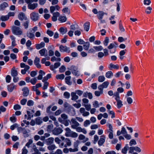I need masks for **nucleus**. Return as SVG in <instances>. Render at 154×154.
Returning a JSON list of instances; mask_svg holds the SVG:
<instances>
[{"label":"nucleus","mask_w":154,"mask_h":154,"mask_svg":"<svg viewBox=\"0 0 154 154\" xmlns=\"http://www.w3.org/2000/svg\"><path fill=\"white\" fill-rule=\"evenodd\" d=\"M68 69L71 71L72 73L75 76H78L80 75L78 68L75 66H71L69 68H68Z\"/></svg>","instance_id":"1"},{"label":"nucleus","mask_w":154,"mask_h":154,"mask_svg":"<svg viewBox=\"0 0 154 154\" xmlns=\"http://www.w3.org/2000/svg\"><path fill=\"white\" fill-rule=\"evenodd\" d=\"M71 145V140L68 138H66L65 140L61 142L60 144V146L61 148L63 147H66L67 146H70Z\"/></svg>","instance_id":"2"},{"label":"nucleus","mask_w":154,"mask_h":154,"mask_svg":"<svg viewBox=\"0 0 154 154\" xmlns=\"http://www.w3.org/2000/svg\"><path fill=\"white\" fill-rule=\"evenodd\" d=\"M25 2L28 4V8L29 9L32 10H34L37 7V4H32V0H25Z\"/></svg>","instance_id":"3"},{"label":"nucleus","mask_w":154,"mask_h":154,"mask_svg":"<svg viewBox=\"0 0 154 154\" xmlns=\"http://www.w3.org/2000/svg\"><path fill=\"white\" fill-rule=\"evenodd\" d=\"M13 33L16 35H20L22 34V31L19 27L14 26L12 28Z\"/></svg>","instance_id":"4"},{"label":"nucleus","mask_w":154,"mask_h":154,"mask_svg":"<svg viewBox=\"0 0 154 154\" xmlns=\"http://www.w3.org/2000/svg\"><path fill=\"white\" fill-rule=\"evenodd\" d=\"M60 51L61 52H66L68 53L70 52V48L66 46L60 45L59 47Z\"/></svg>","instance_id":"5"},{"label":"nucleus","mask_w":154,"mask_h":154,"mask_svg":"<svg viewBox=\"0 0 154 154\" xmlns=\"http://www.w3.org/2000/svg\"><path fill=\"white\" fill-rule=\"evenodd\" d=\"M30 17L33 21H37L39 18L38 14L35 12H33L30 14Z\"/></svg>","instance_id":"6"},{"label":"nucleus","mask_w":154,"mask_h":154,"mask_svg":"<svg viewBox=\"0 0 154 154\" xmlns=\"http://www.w3.org/2000/svg\"><path fill=\"white\" fill-rule=\"evenodd\" d=\"M63 131V130L61 128H55L52 130V132L53 134L55 135H58L61 133Z\"/></svg>","instance_id":"7"},{"label":"nucleus","mask_w":154,"mask_h":154,"mask_svg":"<svg viewBox=\"0 0 154 154\" xmlns=\"http://www.w3.org/2000/svg\"><path fill=\"white\" fill-rule=\"evenodd\" d=\"M71 121L72 123L71 127L73 129H75L77 127L80 125V124L76 121V119L75 118H72Z\"/></svg>","instance_id":"8"},{"label":"nucleus","mask_w":154,"mask_h":154,"mask_svg":"<svg viewBox=\"0 0 154 154\" xmlns=\"http://www.w3.org/2000/svg\"><path fill=\"white\" fill-rule=\"evenodd\" d=\"M39 53L41 56L46 57L48 55V51L46 48H43L39 51Z\"/></svg>","instance_id":"9"},{"label":"nucleus","mask_w":154,"mask_h":154,"mask_svg":"<svg viewBox=\"0 0 154 154\" xmlns=\"http://www.w3.org/2000/svg\"><path fill=\"white\" fill-rule=\"evenodd\" d=\"M106 138V136L104 135H103L100 137V140L98 141V144L100 146H101L104 143Z\"/></svg>","instance_id":"10"},{"label":"nucleus","mask_w":154,"mask_h":154,"mask_svg":"<svg viewBox=\"0 0 154 154\" xmlns=\"http://www.w3.org/2000/svg\"><path fill=\"white\" fill-rule=\"evenodd\" d=\"M109 84V82L108 81H105L103 82L102 84L98 86V87L103 90V89L107 88Z\"/></svg>","instance_id":"11"},{"label":"nucleus","mask_w":154,"mask_h":154,"mask_svg":"<svg viewBox=\"0 0 154 154\" xmlns=\"http://www.w3.org/2000/svg\"><path fill=\"white\" fill-rule=\"evenodd\" d=\"M40 61V58L37 57H36L34 61L35 65L37 68L39 69L41 68V65L39 64Z\"/></svg>","instance_id":"12"},{"label":"nucleus","mask_w":154,"mask_h":154,"mask_svg":"<svg viewBox=\"0 0 154 154\" xmlns=\"http://www.w3.org/2000/svg\"><path fill=\"white\" fill-rule=\"evenodd\" d=\"M104 14V13L103 11H98V14H97V17L99 20H101V23H103L102 22V21H103L104 22L105 21L104 20H101L103 18V16Z\"/></svg>","instance_id":"13"},{"label":"nucleus","mask_w":154,"mask_h":154,"mask_svg":"<svg viewBox=\"0 0 154 154\" xmlns=\"http://www.w3.org/2000/svg\"><path fill=\"white\" fill-rule=\"evenodd\" d=\"M75 129H76V131L79 132H82L85 134H86L87 133V131L85 128H82L81 127H80L78 126Z\"/></svg>","instance_id":"14"},{"label":"nucleus","mask_w":154,"mask_h":154,"mask_svg":"<svg viewBox=\"0 0 154 154\" xmlns=\"http://www.w3.org/2000/svg\"><path fill=\"white\" fill-rule=\"evenodd\" d=\"M53 16L52 17V20L53 21H56L57 20V18L60 16V13L58 12L52 13Z\"/></svg>","instance_id":"15"},{"label":"nucleus","mask_w":154,"mask_h":154,"mask_svg":"<svg viewBox=\"0 0 154 154\" xmlns=\"http://www.w3.org/2000/svg\"><path fill=\"white\" fill-rule=\"evenodd\" d=\"M78 138L80 140H83L82 141L83 143H85L89 140L88 138L86 137L84 135L82 134H80L79 135Z\"/></svg>","instance_id":"16"},{"label":"nucleus","mask_w":154,"mask_h":154,"mask_svg":"<svg viewBox=\"0 0 154 154\" xmlns=\"http://www.w3.org/2000/svg\"><path fill=\"white\" fill-rule=\"evenodd\" d=\"M115 46L114 43H111L108 46V48L109 49H110V52L111 53H114L116 51V48L114 49L113 50H111Z\"/></svg>","instance_id":"17"},{"label":"nucleus","mask_w":154,"mask_h":154,"mask_svg":"<svg viewBox=\"0 0 154 154\" xmlns=\"http://www.w3.org/2000/svg\"><path fill=\"white\" fill-rule=\"evenodd\" d=\"M16 86L14 85V84L12 83L11 84L8 85V91L10 92H12L14 89L16 88Z\"/></svg>","instance_id":"18"},{"label":"nucleus","mask_w":154,"mask_h":154,"mask_svg":"<svg viewBox=\"0 0 154 154\" xmlns=\"http://www.w3.org/2000/svg\"><path fill=\"white\" fill-rule=\"evenodd\" d=\"M23 95L24 97L27 96L29 94V90L27 87H24L22 89Z\"/></svg>","instance_id":"19"},{"label":"nucleus","mask_w":154,"mask_h":154,"mask_svg":"<svg viewBox=\"0 0 154 154\" xmlns=\"http://www.w3.org/2000/svg\"><path fill=\"white\" fill-rule=\"evenodd\" d=\"M18 18L19 20H26V17L25 14L22 12L20 13L18 15Z\"/></svg>","instance_id":"20"},{"label":"nucleus","mask_w":154,"mask_h":154,"mask_svg":"<svg viewBox=\"0 0 154 154\" xmlns=\"http://www.w3.org/2000/svg\"><path fill=\"white\" fill-rule=\"evenodd\" d=\"M65 130L66 131L65 133V136L67 137H69L71 133H72V131L71 129L69 128H66L65 129Z\"/></svg>","instance_id":"21"},{"label":"nucleus","mask_w":154,"mask_h":154,"mask_svg":"<svg viewBox=\"0 0 154 154\" xmlns=\"http://www.w3.org/2000/svg\"><path fill=\"white\" fill-rule=\"evenodd\" d=\"M98 88L100 91H96L94 92V94L97 97H99L103 93V90H102L101 89H100V88L98 87Z\"/></svg>","instance_id":"22"},{"label":"nucleus","mask_w":154,"mask_h":154,"mask_svg":"<svg viewBox=\"0 0 154 154\" xmlns=\"http://www.w3.org/2000/svg\"><path fill=\"white\" fill-rule=\"evenodd\" d=\"M58 120L60 122L66 126H68L69 125V122H70L69 120L68 119L63 121L61 119H58Z\"/></svg>","instance_id":"23"},{"label":"nucleus","mask_w":154,"mask_h":154,"mask_svg":"<svg viewBox=\"0 0 154 154\" xmlns=\"http://www.w3.org/2000/svg\"><path fill=\"white\" fill-rule=\"evenodd\" d=\"M71 77L70 76L66 77L65 79L66 83L69 85H72V82L70 81Z\"/></svg>","instance_id":"24"},{"label":"nucleus","mask_w":154,"mask_h":154,"mask_svg":"<svg viewBox=\"0 0 154 154\" xmlns=\"http://www.w3.org/2000/svg\"><path fill=\"white\" fill-rule=\"evenodd\" d=\"M20 67L22 68H24V69L26 70V71L29 69L30 67L28 65L25 64L24 63H21L20 64Z\"/></svg>","instance_id":"25"},{"label":"nucleus","mask_w":154,"mask_h":154,"mask_svg":"<svg viewBox=\"0 0 154 154\" xmlns=\"http://www.w3.org/2000/svg\"><path fill=\"white\" fill-rule=\"evenodd\" d=\"M71 100H76L79 98V97L76 94V93L74 92H72L71 93Z\"/></svg>","instance_id":"26"},{"label":"nucleus","mask_w":154,"mask_h":154,"mask_svg":"<svg viewBox=\"0 0 154 154\" xmlns=\"http://www.w3.org/2000/svg\"><path fill=\"white\" fill-rule=\"evenodd\" d=\"M31 32H28L27 33V36L31 39H33L35 37V35L34 32L32 33Z\"/></svg>","instance_id":"27"},{"label":"nucleus","mask_w":154,"mask_h":154,"mask_svg":"<svg viewBox=\"0 0 154 154\" xmlns=\"http://www.w3.org/2000/svg\"><path fill=\"white\" fill-rule=\"evenodd\" d=\"M45 44L43 42H42L39 44L36 45L35 47L37 49H39L45 46Z\"/></svg>","instance_id":"28"},{"label":"nucleus","mask_w":154,"mask_h":154,"mask_svg":"<svg viewBox=\"0 0 154 154\" xmlns=\"http://www.w3.org/2000/svg\"><path fill=\"white\" fill-rule=\"evenodd\" d=\"M113 75V72L111 71H108L106 72L105 74V76L107 78H111Z\"/></svg>","instance_id":"29"},{"label":"nucleus","mask_w":154,"mask_h":154,"mask_svg":"<svg viewBox=\"0 0 154 154\" xmlns=\"http://www.w3.org/2000/svg\"><path fill=\"white\" fill-rule=\"evenodd\" d=\"M59 31L62 34L66 33L67 32V29L66 27H61L59 29Z\"/></svg>","instance_id":"30"},{"label":"nucleus","mask_w":154,"mask_h":154,"mask_svg":"<svg viewBox=\"0 0 154 154\" xmlns=\"http://www.w3.org/2000/svg\"><path fill=\"white\" fill-rule=\"evenodd\" d=\"M90 45V43L88 42H85L83 45L84 49L86 51L88 50L89 49Z\"/></svg>","instance_id":"31"},{"label":"nucleus","mask_w":154,"mask_h":154,"mask_svg":"<svg viewBox=\"0 0 154 154\" xmlns=\"http://www.w3.org/2000/svg\"><path fill=\"white\" fill-rule=\"evenodd\" d=\"M84 29L86 31H88L90 27V23L89 22H87L84 25Z\"/></svg>","instance_id":"32"},{"label":"nucleus","mask_w":154,"mask_h":154,"mask_svg":"<svg viewBox=\"0 0 154 154\" xmlns=\"http://www.w3.org/2000/svg\"><path fill=\"white\" fill-rule=\"evenodd\" d=\"M67 18L65 16H60L58 18V20L61 23H63L66 21Z\"/></svg>","instance_id":"33"},{"label":"nucleus","mask_w":154,"mask_h":154,"mask_svg":"<svg viewBox=\"0 0 154 154\" xmlns=\"http://www.w3.org/2000/svg\"><path fill=\"white\" fill-rule=\"evenodd\" d=\"M129 148L128 145L126 144L125 146L123 148L122 150V152L124 154H126L127 153L128 149Z\"/></svg>","instance_id":"34"},{"label":"nucleus","mask_w":154,"mask_h":154,"mask_svg":"<svg viewBox=\"0 0 154 154\" xmlns=\"http://www.w3.org/2000/svg\"><path fill=\"white\" fill-rule=\"evenodd\" d=\"M8 5L7 3L4 2L0 5V10H3L5 8L8 7Z\"/></svg>","instance_id":"35"},{"label":"nucleus","mask_w":154,"mask_h":154,"mask_svg":"<svg viewBox=\"0 0 154 154\" xmlns=\"http://www.w3.org/2000/svg\"><path fill=\"white\" fill-rule=\"evenodd\" d=\"M61 119L63 121H64L68 120V116L66 114L63 113L61 115V117H59L58 119Z\"/></svg>","instance_id":"36"},{"label":"nucleus","mask_w":154,"mask_h":154,"mask_svg":"<svg viewBox=\"0 0 154 154\" xmlns=\"http://www.w3.org/2000/svg\"><path fill=\"white\" fill-rule=\"evenodd\" d=\"M54 141V138L53 137H50L46 140V142L48 144L51 145L52 144Z\"/></svg>","instance_id":"37"},{"label":"nucleus","mask_w":154,"mask_h":154,"mask_svg":"<svg viewBox=\"0 0 154 154\" xmlns=\"http://www.w3.org/2000/svg\"><path fill=\"white\" fill-rule=\"evenodd\" d=\"M56 148L57 147L54 144H51L47 147L48 149L49 150H53Z\"/></svg>","instance_id":"38"},{"label":"nucleus","mask_w":154,"mask_h":154,"mask_svg":"<svg viewBox=\"0 0 154 154\" xmlns=\"http://www.w3.org/2000/svg\"><path fill=\"white\" fill-rule=\"evenodd\" d=\"M93 48L96 51H101L103 49L102 46L101 45L98 46H94L93 47Z\"/></svg>","instance_id":"39"},{"label":"nucleus","mask_w":154,"mask_h":154,"mask_svg":"<svg viewBox=\"0 0 154 154\" xmlns=\"http://www.w3.org/2000/svg\"><path fill=\"white\" fill-rule=\"evenodd\" d=\"M36 124L38 125H40L42 122V121L40 117H38L35 119Z\"/></svg>","instance_id":"40"},{"label":"nucleus","mask_w":154,"mask_h":154,"mask_svg":"<svg viewBox=\"0 0 154 154\" xmlns=\"http://www.w3.org/2000/svg\"><path fill=\"white\" fill-rule=\"evenodd\" d=\"M11 75L13 77L16 76L17 75V72L16 70L12 69L11 70Z\"/></svg>","instance_id":"41"},{"label":"nucleus","mask_w":154,"mask_h":154,"mask_svg":"<svg viewBox=\"0 0 154 154\" xmlns=\"http://www.w3.org/2000/svg\"><path fill=\"white\" fill-rule=\"evenodd\" d=\"M63 12L64 13L67 14H70V11L67 7H65L63 8L62 10Z\"/></svg>","instance_id":"42"},{"label":"nucleus","mask_w":154,"mask_h":154,"mask_svg":"<svg viewBox=\"0 0 154 154\" xmlns=\"http://www.w3.org/2000/svg\"><path fill=\"white\" fill-rule=\"evenodd\" d=\"M82 105L85 107L87 110L89 111L91 109V105L90 104H82Z\"/></svg>","instance_id":"43"},{"label":"nucleus","mask_w":154,"mask_h":154,"mask_svg":"<svg viewBox=\"0 0 154 154\" xmlns=\"http://www.w3.org/2000/svg\"><path fill=\"white\" fill-rule=\"evenodd\" d=\"M29 23V20H28L23 23V25L25 29H27L28 28Z\"/></svg>","instance_id":"44"},{"label":"nucleus","mask_w":154,"mask_h":154,"mask_svg":"<svg viewBox=\"0 0 154 154\" xmlns=\"http://www.w3.org/2000/svg\"><path fill=\"white\" fill-rule=\"evenodd\" d=\"M64 77L65 76L64 75L62 74L56 75V78L57 79H60L62 80L64 79Z\"/></svg>","instance_id":"45"},{"label":"nucleus","mask_w":154,"mask_h":154,"mask_svg":"<svg viewBox=\"0 0 154 154\" xmlns=\"http://www.w3.org/2000/svg\"><path fill=\"white\" fill-rule=\"evenodd\" d=\"M51 61L52 62L55 61H61V59L60 58H57L55 56H53L51 58Z\"/></svg>","instance_id":"46"},{"label":"nucleus","mask_w":154,"mask_h":154,"mask_svg":"<svg viewBox=\"0 0 154 154\" xmlns=\"http://www.w3.org/2000/svg\"><path fill=\"white\" fill-rule=\"evenodd\" d=\"M51 74H47L46 76H45L43 78V79L42 80V82H45L48 80L51 77Z\"/></svg>","instance_id":"47"},{"label":"nucleus","mask_w":154,"mask_h":154,"mask_svg":"<svg viewBox=\"0 0 154 154\" xmlns=\"http://www.w3.org/2000/svg\"><path fill=\"white\" fill-rule=\"evenodd\" d=\"M109 42V38L108 37H106L105 38V39L103 42V44L104 46H107L108 45V43Z\"/></svg>","instance_id":"48"},{"label":"nucleus","mask_w":154,"mask_h":154,"mask_svg":"<svg viewBox=\"0 0 154 154\" xmlns=\"http://www.w3.org/2000/svg\"><path fill=\"white\" fill-rule=\"evenodd\" d=\"M105 77L104 76H100L98 78V81L100 82H103L105 80Z\"/></svg>","instance_id":"49"},{"label":"nucleus","mask_w":154,"mask_h":154,"mask_svg":"<svg viewBox=\"0 0 154 154\" xmlns=\"http://www.w3.org/2000/svg\"><path fill=\"white\" fill-rule=\"evenodd\" d=\"M22 133L23 134V136L24 137H27L29 136L28 133L25 129L24 130H23V131Z\"/></svg>","instance_id":"50"},{"label":"nucleus","mask_w":154,"mask_h":154,"mask_svg":"<svg viewBox=\"0 0 154 154\" xmlns=\"http://www.w3.org/2000/svg\"><path fill=\"white\" fill-rule=\"evenodd\" d=\"M109 66V68H112L114 69H118L119 68V66L118 65H114L112 63H111L110 64Z\"/></svg>","instance_id":"51"},{"label":"nucleus","mask_w":154,"mask_h":154,"mask_svg":"<svg viewBox=\"0 0 154 154\" xmlns=\"http://www.w3.org/2000/svg\"><path fill=\"white\" fill-rule=\"evenodd\" d=\"M78 136V134L75 132L72 131L70 136L69 137H71L72 138H76Z\"/></svg>","instance_id":"52"},{"label":"nucleus","mask_w":154,"mask_h":154,"mask_svg":"<svg viewBox=\"0 0 154 154\" xmlns=\"http://www.w3.org/2000/svg\"><path fill=\"white\" fill-rule=\"evenodd\" d=\"M53 128V125L52 124L48 126L47 128V130L48 132L51 131Z\"/></svg>","instance_id":"53"},{"label":"nucleus","mask_w":154,"mask_h":154,"mask_svg":"<svg viewBox=\"0 0 154 154\" xmlns=\"http://www.w3.org/2000/svg\"><path fill=\"white\" fill-rule=\"evenodd\" d=\"M9 18V16L6 15L5 16H2L1 17V19L2 21H5L8 20Z\"/></svg>","instance_id":"54"},{"label":"nucleus","mask_w":154,"mask_h":154,"mask_svg":"<svg viewBox=\"0 0 154 154\" xmlns=\"http://www.w3.org/2000/svg\"><path fill=\"white\" fill-rule=\"evenodd\" d=\"M123 104L122 103V101L121 100L117 102V106L118 109H120L123 106Z\"/></svg>","instance_id":"55"},{"label":"nucleus","mask_w":154,"mask_h":154,"mask_svg":"<svg viewBox=\"0 0 154 154\" xmlns=\"http://www.w3.org/2000/svg\"><path fill=\"white\" fill-rule=\"evenodd\" d=\"M136 144V142L134 139H132L129 142V145L130 146H132V145H135Z\"/></svg>","instance_id":"56"},{"label":"nucleus","mask_w":154,"mask_h":154,"mask_svg":"<svg viewBox=\"0 0 154 154\" xmlns=\"http://www.w3.org/2000/svg\"><path fill=\"white\" fill-rule=\"evenodd\" d=\"M27 105L29 106H32L34 104V101L32 100H29L27 102Z\"/></svg>","instance_id":"57"},{"label":"nucleus","mask_w":154,"mask_h":154,"mask_svg":"<svg viewBox=\"0 0 154 154\" xmlns=\"http://www.w3.org/2000/svg\"><path fill=\"white\" fill-rule=\"evenodd\" d=\"M90 122L89 120H86L84 122V126L85 127H87L90 124Z\"/></svg>","instance_id":"58"},{"label":"nucleus","mask_w":154,"mask_h":154,"mask_svg":"<svg viewBox=\"0 0 154 154\" xmlns=\"http://www.w3.org/2000/svg\"><path fill=\"white\" fill-rule=\"evenodd\" d=\"M32 142L33 141L32 139H29L28 142L26 144V146L28 148H29L30 145L32 143Z\"/></svg>","instance_id":"59"},{"label":"nucleus","mask_w":154,"mask_h":154,"mask_svg":"<svg viewBox=\"0 0 154 154\" xmlns=\"http://www.w3.org/2000/svg\"><path fill=\"white\" fill-rule=\"evenodd\" d=\"M151 3L150 0H144L143 4L145 5H149Z\"/></svg>","instance_id":"60"},{"label":"nucleus","mask_w":154,"mask_h":154,"mask_svg":"<svg viewBox=\"0 0 154 154\" xmlns=\"http://www.w3.org/2000/svg\"><path fill=\"white\" fill-rule=\"evenodd\" d=\"M37 81L36 79L35 78H34L31 79L30 82L32 85H34L36 83Z\"/></svg>","instance_id":"61"},{"label":"nucleus","mask_w":154,"mask_h":154,"mask_svg":"<svg viewBox=\"0 0 154 154\" xmlns=\"http://www.w3.org/2000/svg\"><path fill=\"white\" fill-rule=\"evenodd\" d=\"M18 125L17 123H15L10 127V129L12 130H13L15 128H18Z\"/></svg>","instance_id":"62"},{"label":"nucleus","mask_w":154,"mask_h":154,"mask_svg":"<svg viewBox=\"0 0 154 154\" xmlns=\"http://www.w3.org/2000/svg\"><path fill=\"white\" fill-rule=\"evenodd\" d=\"M93 107L95 108H97L99 107V104L98 103V102L97 101H95L93 102Z\"/></svg>","instance_id":"63"},{"label":"nucleus","mask_w":154,"mask_h":154,"mask_svg":"<svg viewBox=\"0 0 154 154\" xmlns=\"http://www.w3.org/2000/svg\"><path fill=\"white\" fill-rule=\"evenodd\" d=\"M66 69V67L64 66H62L59 68V71L60 72L62 73L64 72Z\"/></svg>","instance_id":"64"}]
</instances>
